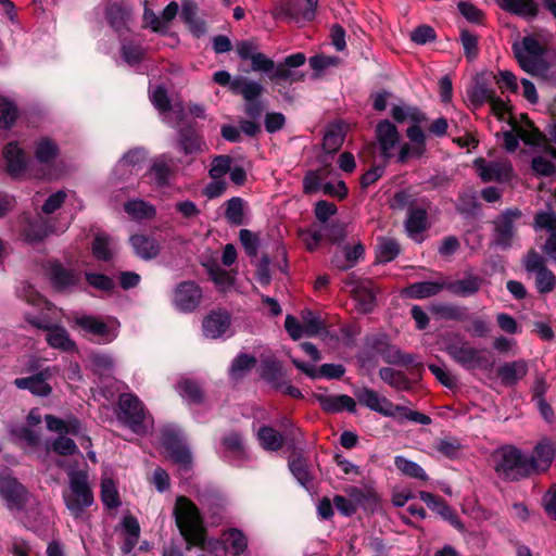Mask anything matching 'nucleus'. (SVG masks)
<instances>
[{"mask_svg":"<svg viewBox=\"0 0 556 556\" xmlns=\"http://www.w3.org/2000/svg\"><path fill=\"white\" fill-rule=\"evenodd\" d=\"M344 136L340 128L331 127L327 129L323 138V151L327 153H337L342 147Z\"/></svg>","mask_w":556,"mask_h":556,"instance_id":"obj_59","label":"nucleus"},{"mask_svg":"<svg viewBox=\"0 0 556 556\" xmlns=\"http://www.w3.org/2000/svg\"><path fill=\"white\" fill-rule=\"evenodd\" d=\"M445 352L451 358L467 370L480 369L491 371L495 361L485 354L486 350H478L466 340L451 341L445 345Z\"/></svg>","mask_w":556,"mask_h":556,"instance_id":"obj_4","label":"nucleus"},{"mask_svg":"<svg viewBox=\"0 0 556 556\" xmlns=\"http://www.w3.org/2000/svg\"><path fill=\"white\" fill-rule=\"evenodd\" d=\"M222 445L225 452L233 459L242 460L247 456L242 434L231 431L222 438Z\"/></svg>","mask_w":556,"mask_h":556,"instance_id":"obj_42","label":"nucleus"},{"mask_svg":"<svg viewBox=\"0 0 556 556\" xmlns=\"http://www.w3.org/2000/svg\"><path fill=\"white\" fill-rule=\"evenodd\" d=\"M198 500L203 507L208 509L212 516H219L220 511L224 509L225 500L223 495L217 491H200Z\"/></svg>","mask_w":556,"mask_h":556,"instance_id":"obj_48","label":"nucleus"},{"mask_svg":"<svg viewBox=\"0 0 556 556\" xmlns=\"http://www.w3.org/2000/svg\"><path fill=\"white\" fill-rule=\"evenodd\" d=\"M501 9L522 17L534 18L539 14V7L534 0H497Z\"/></svg>","mask_w":556,"mask_h":556,"instance_id":"obj_33","label":"nucleus"},{"mask_svg":"<svg viewBox=\"0 0 556 556\" xmlns=\"http://www.w3.org/2000/svg\"><path fill=\"white\" fill-rule=\"evenodd\" d=\"M124 211L137 220H149L156 216V208L143 200H129L124 203Z\"/></svg>","mask_w":556,"mask_h":556,"instance_id":"obj_39","label":"nucleus"},{"mask_svg":"<svg viewBox=\"0 0 556 556\" xmlns=\"http://www.w3.org/2000/svg\"><path fill=\"white\" fill-rule=\"evenodd\" d=\"M445 289V282L419 281L408 285L403 289V294L408 299L422 300L439 294Z\"/></svg>","mask_w":556,"mask_h":556,"instance_id":"obj_29","label":"nucleus"},{"mask_svg":"<svg viewBox=\"0 0 556 556\" xmlns=\"http://www.w3.org/2000/svg\"><path fill=\"white\" fill-rule=\"evenodd\" d=\"M427 212L422 207H409L408 215L405 222V228L407 232L418 235L427 229Z\"/></svg>","mask_w":556,"mask_h":556,"instance_id":"obj_46","label":"nucleus"},{"mask_svg":"<svg viewBox=\"0 0 556 556\" xmlns=\"http://www.w3.org/2000/svg\"><path fill=\"white\" fill-rule=\"evenodd\" d=\"M85 279L90 287L99 291L111 293L115 289L114 280L105 274L86 271Z\"/></svg>","mask_w":556,"mask_h":556,"instance_id":"obj_57","label":"nucleus"},{"mask_svg":"<svg viewBox=\"0 0 556 556\" xmlns=\"http://www.w3.org/2000/svg\"><path fill=\"white\" fill-rule=\"evenodd\" d=\"M288 466L296 481L306 490L312 486L313 476L309 471L308 460L301 452L293 451L289 457Z\"/></svg>","mask_w":556,"mask_h":556,"instance_id":"obj_27","label":"nucleus"},{"mask_svg":"<svg viewBox=\"0 0 556 556\" xmlns=\"http://www.w3.org/2000/svg\"><path fill=\"white\" fill-rule=\"evenodd\" d=\"M481 280L476 276H469L454 282L445 283V289L458 296H470L476 294L480 289Z\"/></svg>","mask_w":556,"mask_h":556,"instance_id":"obj_45","label":"nucleus"},{"mask_svg":"<svg viewBox=\"0 0 556 556\" xmlns=\"http://www.w3.org/2000/svg\"><path fill=\"white\" fill-rule=\"evenodd\" d=\"M314 397L320 405L321 409L327 414H337L343 410L352 414L356 412V402L350 395H327L316 393L314 394Z\"/></svg>","mask_w":556,"mask_h":556,"instance_id":"obj_23","label":"nucleus"},{"mask_svg":"<svg viewBox=\"0 0 556 556\" xmlns=\"http://www.w3.org/2000/svg\"><path fill=\"white\" fill-rule=\"evenodd\" d=\"M378 375L384 383L396 391H410L413 389V381L402 370L382 367L379 369Z\"/></svg>","mask_w":556,"mask_h":556,"instance_id":"obj_32","label":"nucleus"},{"mask_svg":"<svg viewBox=\"0 0 556 556\" xmlns=\"http://www.w3.org/2000/svg\"><path fill=\"white\" fill-rule=\"evenodd\" d=\"M478 170L479 176L482 181L490 182V181H503L504 178L507 176L505 173V167L496 162H490L486 163L483 159H478L475 162Z\"/></svg>","mask_w":556,"mask_h":556,"instance_id":"obj_41","label":"nucleus"},{"mask_svg":"<svg viewBox=\"0 0 556 556\" xmlns=\"http://www.w3.org/2000/svg\"><path fill=\"white\" fill-rule=\"evenodd\" d=\"M160 441L170 459L184 470L192 467V454L185 442L182 431L178 427L166 426L161 429Z\"/></svg>","mask_w":556,"mask_h":556,"instance_id":"obj_6","label":"nucleus"},{"mask_svg":"<svg viewBox=\"0 0 556 556\" xmlns=\"http://www.w3.org/2000/svg\"><path fill=\"white\" fill-rule=\"evenodd\" d=\"M71 494H64L66 508L74 518L81 517L85 508L93 504V493L88 484V476L85 471H73L70 475Z\"/></svg>","mask_w":556,"mask_h":556,"instance_id":"obj_5","label":"nucleus"},{"mask_svg":"<svg viewBox=\"0 0 556 556\" xmlns=\"http://www.w3.org/2000/svg\"><path fill=\"white\" fill-rule=\"evenodd\" d=\"M177 143L186 155L200 153L205 148V141L193 124H182L178 128Z\"/></svg>","mask_w":556,"mask_h":556,"instance_id":"obj_21","label":"nucleus"},{"mask_svg":"<svg viewBox=\"0 0 556 556\" xmlns=\"http://www.w3.org/2000/svg\"><path fill=\"white\" fill-rule=\"evenodd\" d=\"M179 394L189 404H201L204 400V393L199 383L191 379H182L178 382Z\"/></svg>","mask_w":556,"mask_h":556,"instance_id":"obj_49","label":"nucleus"},{"mask_svg":"<svg viewBox=\"0 0 556 556\" xmlns=\"http://www.w3.org/2000/svg\"><path fill=\"white\" fill-rule=\"evenodd\" d=\"M513 52L522 71L531 76L548 78L552 65L543 58L527 56L518 42L513 45Z\"/></svg>","mask_w":556,"mask_h":556,"instance_id":"obj_18","label":"nucleus"},{"mask_svg":"<svg viewBox=\"0 0 556 556\" xmlns=\"http://www.w3.org/2000/svg\"><path fill=\"white\" fill-rule=\"evenodd\" d=\"M227 543L235 556H240L248 547V539L244 533L237 528H231L227 533Z\"/></svg>","mask_w":556,"mask_h":556,"instance_id":"obj_62","label":"nucleus"},{"mask_svg":"<svg viewBox=\"0 0 556 556\" xmlns=\"http://www.w3.org/2000/svg\"><path fill=\"white\" fill-rule=\"evenodd\" d=\"M247 202L240 197H232L225 202V218L232 226L245 225L244 208Z\"/></svg>","mask_w":556,"mask_h":556,"instance_id":"obj_40","label":"nucleus"},{"mask_svg":"<svg viewBox=\"0 0 556 556\" xmlns=\"http://www.w3.org/2000/svg\"><path fill=\"white\" fill-rule=\"evenodd\" d=\"M47 343L53 348L64 352H73L76 350V343L70 338L67 330L59 325H52L47 330Z\"/></svg>","mask_w":556,"mask_h":556,"instance_id":"obj_31","label":"nucleus"},{"mask_svg":"<svg viewBox=\"0 0 556 556\" xmlns=\"http://www.w3.org/2000/svg\"><path fill=\"white\" fill-rule=\"evenodd\" d=\"M128 15V11L118 2H112L105 7V20L115 31L126 28Z\"/></svg>","mask_w":556,"mask_h":556,"instance_id":"obj_43","label":"nucleus"},{"mask_svg":"<svg viewBox=\"0 0 556 556\" xmlns=\"http://www.w3.org/2000/svg\"><path fill=\"white\" fill-rule=\"evenodd\" d=\"M459 40L464 49V54L468 61H473L479 54V38L467 28H462Z\"/></svg>","mask_w":556,"mask_h":556,"instance_id":"obj_56","label":"nucleus"},{"mask_svg":"<svg viewBox=\"0 0 556 556\" xmlns=\"http://www.w3.org/2000/svg\"><path fill=\"white\" fill-rule=\"evenodd\" d=\"M5 172L13 179L22 178L27 169L29 157L16 141H11L3 149Z\"/></svg>","mask_w":556,"mask_h":556,"instance_id":"obj_12","label":"nucleus"},{"mask_svg":"<svg viewBox=\"0 0 556 556\" xmlns=\"http://www.w3.org/2000/svg\"><path fill=\"white\" fill-rule=\"evenodd\" d=\"M202 299V290L194 281H182L174 290L173 304L177 311L191 313L195 311Z\"/></svg>","mask_w":556,"mask_h":556,"instance_id":"obj_11","label":"nucleus"},{"mask_svg":"<svg viewBox=\"0 0 556 556\" xmlns=\"http://www.w3.org/2000/svg\"><path fill=\"white\" fill-rule=\"evenodd\" d=\"M380 357L389 365L412 367V374L420 375L424 369L421 363H415V356L413 354L403 352L396 345L392 344L390 340Z\"/></svg>","mask_w":556,"mask_h":556,"instance_id":"obj_24","label":"nucleus"},{"mask_svg":"<svg viewBox=\"0 0 556 556\" xmlns=\"http://www.w3.org/2000/svg\"><path fill=\"white\" fill-rule=\"evenodd\" d=\"M17 117L18 110L16 104L4 97H0V128L11 129Z\"/></svg>","mask_w":556,"mask_h":556,"instance_id":"obj_50","label":"nucleus"},{"mask_svg":"<svg viewBox=\"0 0 556 556\" xmlns=\"http://www.w3.org/2000/svg\"><path fill=\"white\" fill-rule=\"evenodd\" d=\"M58 146L49 138L41 139L35 150V156L41 164H49L58 156Z\"/></svg>","mask_w":556,"mask_h":556,"instance_id":"obj_54","label":"nucleus"},{"mask_svg":"<svg viewBox=\"0 0 556 556\" xmlns=\"http://www.w3.org/2000/svg\"><path fill=\"white\" fill-rule=\"evenodd\" d=\"M419 498L428 506L429 509L437 513L442 519L448 521L455 529H463V523L458 516L442 496L427 491H420Z\"/></svg>","mask_w":556,"mask_h":556,"instance_id":"obj_19","label":"nucleus"},{"mask_svg":"<svg viewBox=\"0 0 556 556\" xmlns=\"http://www.w3.org/2000/svg\"><path fill=\"white\" fill-rule=\"evenodd\" d=\"M231 316L225 309L211 311L202 321L203 333L206 338L218 339L229 329Z\"/></svg>","mask_w":556,"mask_h":556,"instance_id":"obj_20","label":"nucleus"},{"mask_svg":"<svg viewBox=\"0 0 556 556\" xmlns=\"http://www.w3.org/2000/svg\"><path fill=\"white\" fill-rule=\"evenodd\" d=\"M430 312L444 320L465 321L469 318L468 308L456 304H432L430 306Z\"/></svg>","mask_w":556,"mask_h":556,"instance_id":"obj_35","label":"nucleus"},{"mask_svg":"<svg viewBox=\"0 0 556 556\" xmlns=\"http://www.w3.org/2000/svg\"><path fill=\"white\" fill-rule=\"evenodd\" d=\"M101 501L109 509L121 505L119 494L112 479H104L101 483Z\"/></svg>","mask_w":556,"mask_h":556,"instance_id":"obj_55","label":"nucleus"},{"mask_svg":"<svg viewBox=\"0 0 556 556\" xmlns=\"http://www.w3.org/2000/svg\"><path fill=\"white\" fill-rule=\"evenodd\" d=\"M232 159L229 155H216L213 157L208 175L212 179H218L229 173Z\"/></svg>","mask_w":556,"mask_h":556,"instance_id":"obj_64","label":"nucleus"},{"mask_svg":"<svg viewBox=\"0 0 556 556\" xmlns=\"http://www.w3.org/2000/svg\"><path fill=\"white\" fill-rule=\"evenodd\" d=\"M390 115L397 124H403L406 121H410L415 124H421L428 121L426 113H424L418 106L409 104L393 105L390 111Z\"/></svg>","mask_w":556,"mask_h":556,"instance_id":"obj_34","label":"nucleus"},{"mask_svg":"<svg viewBox=\"0 0 556 556\" xmlns=\"http://www.w3.org/2000/svg\"><path fill=\"white\" fill-rule=\"evenodd\" d=\"M390 338L387 333H369L364 339V348L361 353L363 362L374 361L377 356H381Z\"/></svg>","mask_w":556,"mask_h":556,"instance_id":"obj_30","label":"nucleus"},{"mask_svg":"<svg viewBox=\"0 0 556 556\" xmlns=\"http://www.w3.org/2000/svg\"><path fill=\"white\" fill-rule=\"evenodd\" d=\"M529 367L527 361L520 358L513 362H506L498 366L496 376L505 387H514L522 380L528 374Z\"/></svg>","mask_w":556,"mask_h":556,"instance_id":"obj_25","label":"nucleus"},{"mask_svg":"<svg viewBox=\"0 0 556 556\" xmlns=\"http://www.w3.org/2000/svg\"><path fill=\"white\" fill-rule=\"evenodd\" d=\"M173 516L180 535L186 541V549L203 548L206 540L204 520L198 506L187 496L176 498Z\"/></svg>","mask_w":556,"mask_h":556,"instance_id":"obj_1","label":"nucleus"},{"mask_svg":"<svg viewBox=\"0 0 556 556\" xmlns=\"http://www.w3.org/2000/svg\"><path fill=\"white\" fill-rule=\"evenodd\" d=\"M257 363L254 355L247 353H239L230 365V375L232 377L241 376V374L251 370Z\"/></svg>","mask_w":556,"mask_h":556,"instance_id":"obj_60","label":"nucleus"},{"mask_svg":"<svg viewBox=\"0 0 556 556\" xmlns=\"http://www.w3.org/2000/svg\"><path fill=\"white\" fill-rule=\"evenodd\" d=\"M535 287L539 293L546 294L552 292L556 287L555 274L546 268L535 274Z\"/></svg>","mask_w":556,"mask_h":556,"instance_id":"obj_63","label":"nucleus"},{"mask_svg":"<svg viewBox=\"0 0 556 556\" xmlns=\"http://www.w3.org/2000/svg\"><path fill=\"white\" fill-rule=\"evenodd\" d=\"M47 275L51 286L58 292L70 291L80 281L79 274H77L74 269L66 268L59 261H52L49 263Z\"/></svg>","mask_w":556,"mask_h":556,"instance_id":"obj_14","label":"nucleus"},{"mask_svg":"<svg viewBox=\"0 0 556 556\" xmlns=\"http://www.w3.org/2000/svg\"><path fill=\"white\" fill-rule=\"evenodd\" d=\"M261 446L266 451H278L285 444L283 435L270 426H262L257 431Z\"/></svg>","mask_w":556,"mask_h":556,"instance_id":"obj_44","label":"nucleus"},{"mask_svg":"<svg viewBox=\"0 0 556 556\" xmlns=\"http://www.w3.org/2000/svg\"><path fill=\"white\" fill-rule=\"evenodd\" d=\"M129 242L136 255L142 260L150 261L160 254V243L153 237L137 233L130 237Z\"/></svg>","mask_w":556,"mask_h":556,"instance_id":"obj_28","label":"nucleus"},{"mask_svg":"<svg viewBox=\"0 0 556 556\" xmlns=\"http://www.w3.org/2000/svg\"><path fill=\"white\" fill-rule=\"evenodd\" d=\"M303 7L300 0H289L281 4L277 17L287 22H300L302 20Z\"/></svg>","mask_w":556,"mask_h":556,"instance_id":"obj_58","label":"nucleus"},{"mask_svg":"<svg viewBox=\"0 0 556 556\" xmlns=\"http://www.w3.org/2000/svg\"><path fill=\"white\" fill-rule=\"evenodd\" d=\"M260 377L271 389H281L285 384L286 372L281 363L273 357L262 359L260 368Z\"/></svg>","mask_w":556,"mask_h":556,"instance_id":"obj_26","label":"nucleus"},{"mask_svg":"<svg viewBox=\"0 0 556 556\" xmlns=\"http://www.w3.org/2000/svg\"><path fill=\"white\" fill-rule=\"evenodd\" d=\"M176 174L174 160L167 154H161L152 160L151 166L146 173L156 187L165 188L170 184V179Z\"/></svg>","mask_w":556,"mask_h":556,"instance_id":"obj_17","label":"nucleus"},{"mask_svg":"<svg viewBox=\"0 0 556 556\" xmlns=\"http://www.w3.org/2000/svg\"><path fill=\"white\" fill-rule=\"evenodd\" d=\"M556 456V444L549 438L541 439L533 447L532 454L528 455L533 464V475L546 472Z\"/></svg>","mask_w":556,"mask_h":556,"instance_id":"obj_15","label":"nucleus"},{"mask_svg":"<svg viewBox=\"0 0 556 556\" xmlns=\"http://www.w3.org/2000/svg\"><path fill=\"white\" fill-rule=\"evenodd\" d=\"M393 414L394 415L391 418L396 419L400 424L405 419L424 426L430 425L432 421L428 415L412 410L408 407L399 404L394 407Z\"/></svg>","mask_w":556,"mask_h":556,"instance_id":"obj_52","label":"nucleus"},{"mask_svg":"<svg viewBox=\"0 0 556 556\" xmlns=\"http://www.w3.org/2000/svg\"><path fill=\"white\" fill-rule=\"evenodd\" d=\"M254 72L268 74L271 81L296 83L304 78V74H299L293 68L305 64L306 56L303 52H296L285 58L283 62L275 65V62L262 52H255L250 59Z\"/></svg>","mask_w":556,"mask_h":556,"instance_id":"obj_2","label":"nucleus"},{"mask_svg":"<svg viewBox=\"0 0 556 556\" xmlns=\"http://www.w3.org/2000/svg\"><path fill=\"white\" fill-rule=\"evenodd\" d=\"M231 91L243 97L244 101L260 100L264 87L254 80L245 77H237L231 81Z\"/></svg>","mask_w":556,"mask_h":556,"instance_id":"obj_36","label":"nucleus"},{"mask_svg":"<svg viewBox=\"0 0 556 556\" xmlns=\"http://www.w3.org/2000/svg\"><path fill=\"white\" fill-rule=\"evenodd\" d=\"M54 224L40 215L27 217L23 226L25 239L30 243L43 241L54 231Z\"/></svg>","mask_w":556,"mask_h":556,"instance_id":"obj_22","label":"nucleus"},{"mask_svg":"<svg viewBox=\"0 0 556 556\" xmlns=\"http://www.w3.org/2000/svg\"><path fill=\"white\" fill-rule=\"evenodd\" d=\"M16 295L27 304L36 307L45 306L49 309L51 306V303L28 282H22L21 287L16 289Z\"/></svg>","mask_w":556,"mask_h":556,"instance_id":"obj_47","label":"nucleus"},{"mask_svg":"<svg viewBox=\"0 0 556 556\" xmlns=\"http://www.w3.org/2000/svg\"><path fill=\"white\" fill-rule=\"evenodd\" d=\"M51 377V369L47 367L31 376L16 378L13 383L20 390H27L33 395L46 397L52 392V387L48 383Z\"/></svg>","mask_w":556,"mask_h":556,"instance_id":"obj_16","label":"nucleus"},{"mask_svg":"<svg viewBox=\"0 0 556 556\" xmlns=\"http://www.w3.org/2000/svg\"><path fill=\"white\" fill-rule=\"evenodd\" d=\"M352 296L357 303V308L363 314L371 313L376 306V294L367 285H356L352 291Z\"/></svg>","mask_w":556,"mask_h":556,"instance_id":"obj_38","label":"nucleus"},{"mask_svg":"<svg viewBox=\"0 0 556 556\" xmlns=\"http://www.w3.org/2000/svg\"><path fill=\"white\" fill-rule=\"evenodd\" d=\"M394 464L396 468L407 477L419 479L422 481L428 480V476L426 471L422 469V467L417 463L405 458L404 456H395Z\"/></svg>","mask_w":556,"mask_h":556,"instance_id":"obj_53","label":"nucleus"},{"mask_svg":"<svg viewBox=\"0 0 556 556\" xmlns=\"http://www.w3.org/2000/svg\"><path fill=\"white\" fill-rule=\"evenodd\" d=\"M380 155L386 163L392 157V150L400 143V132L394 123L389 119L380 121L375 129Z\"/></svg>","mask_w":556,"mask_h":556,"instance_id":"obj_13","label":"nucleus"},{"mask_svg":"<svg viewBox=\"0 0 556 556\" xmlns=\"http://www.w3.org/2000/svg\"><path fill=\"white\" fill-rule=\"evenodd\" d=\"M494 457V470L505 481L516 482L533 476L532 462L514 445L503 446Z\"/></svg>","mask_w":556,"mask_h":556,"instance_id":"obj_3","label":"nucleus"},{"mask_svg":"<svg viewBox=\"0 0 556 556\" xmlns=\"http://www.w3.org/2000/svg\"><path fill=\"white\" fill-rule=\"evenodd\" d=\"M91 251L98 261L110 262L113 258V252L110 249V241L106 236L97 235L92 241Z\"/></svg>","mask_w":556,"mask_h":556,"instance_id":"obj_61","label":"nucleus"},{"mask_svg":"<svg viewBox=\"0 0 556 556\" xmlns=\"http://www.w3.org/2000/svg\"><path fill=\"white\" fill-rule=\"evenodd\" d=\"M521 211L517 207L504 210L493 222L495 245L503 250H507L513 244L516 235L515 223L521 217Z\"/></svg>","mask_w":556,"mask_h":556,"instance_id":"obj_9","label":"nucleus"},{"mask_svg":"<svg viewBox=\"0 0 556 556\" xmlns=\"http://www.w3.org/2000/svg\"><path fill=\"white\" fill-rule=\"evenodd\" d=\"M376 261L384 264L395 260L401 253L399 242L390 237H380L377 239L375 247Z\"/></svg>","mask_w":556,"mask_h":556,"instance_id":"obj_37","label":"nucleus"},{"mask_svg":"<svg viewBox=\"0 0 556 556\" xmlns=\"http://www.w3.org/2000/svg\"><path fill=\"white\" fill-rule=\"evenodd\" d=\"M480 207L477 195L472 190L463 191L457 197L456 211L465 216H475Z\"/></svg>","mask_w":556,"mask_h":556,"instance_id":"obj_51","label":"nucleus"},{"mask_svg":"<svg viewBox=\"0 0 556 556\" xmlns=\"http://www.w3.org/2000/svg\"><path fill=\"white\" fill-rule=\"evenodd\" d=\"M75 325L84 332V337H88L98 344H108L117 337V333L106 323L96 316L76 317Z\"/></svg>","mask_w":556,"mask_h":556,"instance_id":"obj_10","label":"nucleus"},{"mask_svg":"<svg viewBox=\"0 0 556 556\" xmlns=\"http://www.w3.org/2000/svg\"><path fill=\"white\" fill-rule=\"evenodd\" d=\"M117 407L118 420H121L135 433L144 432V406L137 395L131 393H122L118 396Z\"/></svg>","mask_w":556,"mask_h":556,"instance_id":"obj_8","label":"nucleus"},{"mask_svg":"<svg viewBox=\"0 0 556 556\" xmlns=\"http://www.w3.org/2000/svg\"><path fill=\"white\" fill-rule=\"evenodd\" d=\"M0 497L9 511L21 513L29 501V492L11 473L0 472Z\"/></svg>","mask_w":556,"mask_h":556,"instance_id":"obj_7","label":"nucleus"}]
</instances>
